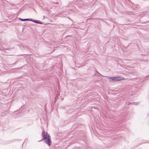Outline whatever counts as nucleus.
<instances>
[{
	"instance_id": "f257e3e1",
	"label": "nucleus",
	"mask_w": 149,
	"mask_h": 149,
	"mask_svg": "<svg viewBox=\"0 0 149 149\" xmlns=\"http://www.w3.org/2000/svg\"><path fill=\"white\" fill-rule=\"evenodd\" d=\"M42 140H44L45 143L49 146L51 145L52 142L49 135L47 132H45L43 130L42 131Z\"/></svg>"
},
{
	"instance_id": "f03ea898",
	"label": "nucleus",
	"mask_w": 149,
	"mask_h": 149,
	"mask_svg": "<svg viewBox=\"0 0 149 149\" xmlns=\"http://www.w3.org/2000/svg\"><path fill=\"white\" fill-rule=\"evenodd\" d=\"M110 81H117L121 80L122 79L119 77H109V79Z\"/></svg>"
},
{
	"instance_id": "7ed1b4c3",
	"label": "nucleus",
	"mask_w": 149,
	"mask_h": 149,
	"mask_svg": "<svg viewBox=\"0 0 149 149\" xmlns=\"http://www.w3.org/2000/svg\"><path fill=\"white\" fill-rule=\"evenodd\" d=\"M30 21H32L34 23H35L40 24H42L41 22H39V21L38 20H33L32 19H31Z\"/></svg>"
},
{
	"instance_id": "20e7f679",
	"label": "nucleus",
	"mask_w": 149,
	"mask_h": 149,
	"mask_svg": "<svg viewBox=\"0 0 149 149\" xmlns=\"http://www.w3.org/2000/svg\"><path fill=\"white\" fill-rule=\"evenodd\" d=\"M19 19L20 20L22 21H30L31 19H23L21 18H19Z\"/></svg>"
},
{
	"instance_id": "39448f33",
	"label": "nucleus",
	"mask_w": 149,
	"mask_h": 149,
	"mask_svg": "<svg viewBox=\"0 0 149 149\" xmlns=\"http://www.w3.org/2000/svg\"><path fill=\"white\" fill-rule=\"evenodd\" d=\"M127 104L128 105H129L131 103L130 102H128V103Z\"/></svg>"
},
{
	"instance_id": "423d86ee",
	"label": "nucleus",
	"mask_w": 149,
	"mask_h": 149,
	"mask_svg": "<svg viewBox=\"0 0 149 149\" xmlns=\"http://www.w3.org/2000/svg\"><path fill=\"white\" fill-rule=\"evenodd\" d=\"M133 8V9H135V8Z\"/></svg>"
}]
</instances>
